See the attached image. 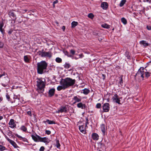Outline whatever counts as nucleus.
Masks as SVG:
<instances>
[{
  "label": "nucleus",
  "instance_id": "nucleus-1",
  "mask_svg": "<svg viewBox=\"0 0 151 151\" xmlns=\"http://www.w3.org/2000/svg\"><path fill=\"white\" fill-rule=\"evenodd\" d=\"M37 72L39 74H42L45 72L47 66V63L45 61H42L37 63Z\"/></svg>",
  "mask_w": 151,
  "mask_h": 151
},
{
  "label": "nucleus",
  "instance_id": "nucleus-2",
  "mask_svg": "<svg viewBox=\"0 0 151 151\" xmlns=\"http://www.w3.org/2000/svg\"><path fill=\"white\" fill-rule=\"evenodd\" d=\"M61 81L65 88H68L70 86H73L75 83V79H73L70 78H66L64 79H62Z\"/></svg>",
  "mask_w": 151,
  "mask_h": 151
},
{
  "label": "nucleus",
  "instance_id": "nucleus-3",
  "mask_svg": "<svg viewBox=\"0 0 151 151\" xmlns=\"http://www.w3.org/2000/svg\"><path fill=\"white\" fill-rule=\"evenodd\" d=\"M144 70L145 69L143 67L140 68L135 76V78L139 79V82H140L144 79L143 75L145 73Z\"/></svg>",
  "mask_w": 151,
  "mask_h": 151
},
{
  "label": "nucleus",
  "instance_id": "nucleus-4",
  "mask_svg": "<svg viewBox=\"0 0 151 151\" xmlns=\"http://www.w3.org/2000/svg\"><path fill=\"white\" fill-rule=\"evenodd\" d=\"M37 90H40L41 92H42L45 87V83L42 81V78H37Z\"/></svg>",
  "mask_w": 151,
  "mask_h": 151
},
{
  "label": "nucleus",
  "instance_id": "nucleus-5",
  "mask_svg": "<svg viewBox=\"0 0 151 151\" xmlns=\"http://www.w3.org/2000/svg\"><path fill=\"white\" fill-rule=\"evenodd\" d=\"M9 80L8 78L6 76L2 79L1 85L4 87L7 86L9 84Z\"/></svg>",
  "mask_w": 151,
  "mask_h": 151
},
{
  "label": "nucleus",
  "instance_id": "nucleus-6",
  "mask_svg": "<svg viewBox=\"0 0 151 151\" xmlns=\"http://www.w3.org/2000/svg\"><path fill=\"white\" fill-rule=\"evenodd\" d=\"M7 141L14 147V148H19V147L17 145L16 143L12 140H11L7 137H5Z\"/></svg>",
  "mask_w": 151,
  "mask_h": 151
},
{
  "label": "nucleus",
  "instance_id": "nucleus-7",
  "mask_svg": "<svg viewBox=\"0 0 151 151\" xmlns=\"http://www.w3.org/2000/svg\"><path fill=\"white\" fill-rule=\"evenodd\" d=\"M113 101L118 104H121L120 103V100L117 94H115L112 98Z\"/></svg>",
  "mask_w": 151,
  "mask_h": 151
},
{
  "label": "nucleus",
  "instance_id": "nucleus-8",
  "mask_svg": "<svg viewBox=\"0 0 151 151\" xmlns=\"http://www.w3.org/2000/svg\"><path fill=\"white\" fill-rule=\"evenodd\" d=\"M52 53L51 52H46L44 51L42 55V57H47L50 58L52 57Z\"/></svg>",
  "mask_w": 151,
  "mask_h": 151
},
{
  "label": "nucleus",
  "instance_id": "nucleus-9",
  "mask_svg": "<svg viewBox=\"0 0 151 151\" xmlns=\"http://www.w3.org/2000/svg\"><path fill=\"white\" fill-rule=\"evenodd\" d=\"M9 124V127L12 128H15L16 127V124L13 119H11L10 120Z\"/></svg>",
  "mask_w": 151,
  "mask_h": 151
},
{
  "label": "nucleus",
  "instance_id": "nucleus-10",
  "mask_svg": "<svg viewBox=\"0 0 151 151\" xmlns=\"http://www.w3.org/2000/svg\"><path fill=\"white\" fill-rule=\"evenodd\" d=\"M73 101H74L73 104L76 103L80 102L81 101V98L79 96H75L73 99Z\"/></svg>",
  "mask_w": 151,
  "mask_h": 151
},
{
  "label": "nucleus",
  "instance_id": "nucleus-11",
  "mask_svg": "<svg viewBox=\"0 0 151 151\" xmlns=\"http://www.w3.org/2000/svg\"><path fill=\"white\" fill-rule=\"evenodd\" d=\"M55 89L54 88L50 89L48 92V96L49 97H51L54 95L55 93Z\"/></svg>",
  "mask_w": 151,
  "mask_h": 151
},
{
  "label": "nucleus",
  "instance_id": "nucleus-12",
  "mask_svg": "<svg viewBox=\"0 0 151 151\" xmlns=\"http://www.w3.org/2000/svg\"><path fill=\"white\" fill-rule=\"evenodd\" d=\"M39 142H43L45 143H47L50 142V140L47 138L46 137H40Z\"/></svg>",
  "mask_w": 151,
  "mask_h": 151
},
{
  "label": "nucleus",
  "instance_id": "nucleus-13",
  "mask_svg": "<svg viewBox=\"0 0 151 151\" xmlns=\"http://www.w3.org/2000/svg\"><path fill=\"white\" fill-rule=\"evenodd\" d=\"M8 14L10 17L13 18L14 21H15L16 19V17L14 12L12 11H10L8 12Z\"/></svg>",
  "mask_w": 151,
  "mask_h": 151
},
{
  "label": "nucleus",
  "instance_id": "nucleus-14",
  "mask_svg": "<svg viewBox=\"0 0 151 151\" xmlns=\"http://www.w3.org/2000/svg\"><path fill=\"white\" fill-rule=\"evenodd\" d=\"M31 137L32 139L35 142H39L40 137L39 135L36 134L35 135H32Z\"/></svg>",
  "mask_w": 151,
  "mask_h": 151
},
{
  "label": "nucleus",
  "instance_id": "nucleus-15",
  "mask_svg": "<svg viewBox=\"0 0 151 151\" xmlns=\"http://www.w3.org/2000/svg\"><path fill=\"white\" fill-rule=\"evenodd\" d=\"M67 111V108L65 106H62L59 109L57 112L62 113L63 112H66Z\"/></svg>",
  "mask_w": 151,
  "mask_h": 151
},
{
  "label": "nucleus",
  "instance_id": "nucleus-16",
  "mask_svg": "<svg viewBox=\"0 0 151 151\" xmlns=\"http://www.w3.org/2000/svg\"><path fill=\"white\" fill-rule=\"evenodd\" d=\"M145 70L146 71L151 72V62H149L145 67Z\"/></svg>",
  "mask_w": 151,
  "mask_h": 151
},
{
  "label": "nucleus",
  "instance_id": "nucleus-17",
  "mask_svg": "<svg viewBox=\"0 0 151 151\" xmlns=\"http://www.w3.org/2000/svg\"><path fill=\"white\" fill-rule=\"evenodd\" d=\"M86 128L84 127L83 125H81L79 126V129L80 131L84 134H86Z\"/></svg>",
  "mask_w": 151,
  "mask_h": 151
},
{
  "label": "nucleus",
  "instance_id": "nucleus-18",
  "mask_svg": "<svg viewBox=\"0 0 151 151\" xmlns=\"http://www.w3.org/2000/svg\"><path fill=\"white\" fill-rule=\"evenodd\" d=\"M108 4L106 2H103L101 4V6L104 9H106L108 7Z\"/></svg>",
  "mask_w": 151,
  "mask_h": 151
},
{
  "label": "nucleus",
  "instance_id": "nucleus-19",
  "mask_svg": "<svg viewBox=\"0 0 151 151\" xmlns=\"http://www.w3.org/2000/svg\"><path fill=\"white\" fill-rule=\"evenodd\" d=\"M15 135L16 137L19 139L20 140L24 142H26L28 143V140L25 137H23L22 136L19 135L17 134H16Z\"/></svg>",
  "mask_w": 151,
  "mask_h": 151
},
{
  "label": "nucleus",
  "instance_id": "nucleus-20",
  "mask_svg": "<svg viewBox=\"0 0 151 151\" xmlns=\"http://www.w3.org/2000/svg\"><path fill=\"white\" fill-rule=\"evenodd\" d=\"M103 108L104 112H108L109 109V104H104Z\"/></svg>",
  "mask_w": 151,
  "mask_h": 151
},
{
  "label": "nucleus",
  "instance_id": "nucleus-21",
  "mask_svg": "<svg viewBox=\"0 0 151 151\" xmlns=\"http://www.w3.org/2000/svg\"><path fill=\"white\" fill-rule=\"evenodd\" d=\"M4 25V24L3 22H0V31L3 35L5 34L4 29L3 28Z\"/></svg>",
  "mask_w": 151,
  "mask_h": 151
},
{
  "label": "nucleus",
  "instance_id": "nucleus-22",
  "mask_svg": "<svg viewBox=\"0 0 151 151\" xmlns=\"http://www.w3.org/2000/svg\"><path fill=\"white\" fill-rule=\"evenodd\" d=\"M60 83L61 86H58L57 87V89L58 91H60L62 89H65L66 88H65V87H64L63 84V83L61 81H60Z\"/></svg>",
  "mask_w": 151,
  "mask_h": 151
},
{
  "label": "nucleus",
  "instance_id": "nucleus-23",
  "mask_svg": "<svg viewBox=\"0 0 151 151\" xmlns=\"http://www.w3.org/2000/svg\"><path fill=\"white\" fill-rule=\"evenodd\" d=\"M92 137L94 140H98L99 139V136L96 133H93L92 134Z\"/></svg>",
  "mask_w": 151,
  "mask_h": 151
},
{
  "label": "nucleus",
  "instance_id": "nucleus-24",
  "mask_svg": "<svg viewBox=\"0 0 151 151\" xmlns=\"http://www.w3.org/2000/svg\"><path fill=\"white\" fill-rule=\"evenodd\" d=\"M43 123L46 124V123H47L49 124H55V122L53 121L50 120L48 119H47L46 121H43Z\"/></svg>",
  "mask_w": 151,
  "mask_h": 151
},
{
  "label": "nucleus",
  "instance_id": "nucleus-25",
  "mask_svg": "<svg viewBox=\"0 0 151 151\" xmlns=\"http://www.w3.org/2000/svg\"><path fill=\"white\" fill-rule=\"evenodd\" d=\"M101 128L103 134H104L106 130V128L105 125L104 124H102L101 125Z\"/></svg>",
  "mask_w": 151,
  "mask_h": 151
},
{
  "label": "nucleus",
  "instance_id": "nucleus-26",
  "mask_svg": "<svg viewBox=\"0 0 151 151\" xmlns=\"http://www.w3.org/2000/svg\"><path fill=\"white\" fill-rule=\"evenodd\" d=\"M139 44L141 45H143L145 47L149 45V44L147 43L146 41L142 40L140 42Z\"/></svg>",
  "mask_w": 151,
  "mask_h": 151
},
{
  "label": "nucleus",
  "instance_id": "nucleus-27",
  "mask_svg": "<svg viewBox=\"0 0 151 151\" xmlns=\"http://www.w3.org/2000/svg\"><path fill=\"white\" fill-rule=\"evenodd\" d=\"M71 65L69 63H65L64 65V67L66 69H68L71 67Z\"/></svg>",
  "mask_w": 151,
  "mask_h": 151
},
{
  "label": "nucleus",
  "instance_id": "nucleus-28",
  "mask_svg": "<svg viewBox=\"0 0 151 151\" xmlns=\"http://www.w3.org/2000/svg\"><path fill=\"white\" fill-rule=\"evenodd\" d=\"M101 27L104 28L108 29L110 27V26L106 24H104L101 25Z\"/></svg>",
  "mask_w": 151,
  "mask_h": 151
},
{
  "label": "nucleus",
  "instance_id": "nucleus-29",
  "mask_svg": "<svg viewBox=\"0 0 151 151\" xmlns=\"http://www.w3.org/2000/svg\"><path fill=\"white\" fill-rule=\"evenodd\" d=\"M78 24V23L77 22L75 21H73L71 23V27L74 28Z\"/></svg>",
  "mask_w": 151,
  "mask_h": 151
},
{
  "label": "nucleus",
  "instance_id": "nucleus-30",
  "mask_svg": "<svg viewBox=\"0 0 151 151\" xmlns=\"http://www.w3.org/2000/svg\"><path fill=\"white\" fill-rule=\"evenodd\" d=\"M20 129L23 132H26L27 131V128L24 126H22L20 127Z\"/></svg>",
  "mask_w": 151,
  "mask_h": 151
},
{
  "label": "nucleus",
  "instance_id": "nucleus-31",
  "mask_svg": "<svg viewBox=\"0 0 151 151\" xmlns=\"http://www.w3.org/2000/svg\"><path fill=\"white\" fill-rule=\"evenodd\" d=\"M89 92V90L88 89L85 88L83 90V93L85 95L87 94Z\"/></svg>",
  "mask_w": 151,
  "mask_h": 151
},
{
  "label": "nucleus",
  "instance_id": "nucleus-32",
  "mask_svg": "<svg viewBox=\"0 0 151 151\" xmlns=\"http://www.w3.org/2000/svg\"><path fill=\"white\" fill-rule=\"evenodd\" d=\"M24 60L25 62L28 63L29 62V59L28 58L27 55H25L24 56Z\"/></svg>",
  "mask_w": 151,
  "mask_h": 151
},
{
  "label": "nucleus",
  "instance_id": "nucleus-33",
  "mask_svg": "<svg viewBox=\"0 0 151 151\" xmlns=\"http://www.w3.org/2000/svg\"><path fill=\"white\" fill-rule=\"evenodd\" d=\"M121 22L125 25L127 24V20L124 17H122L121 19Z\"/></svg>",
  "mask_w": 151,
  "mask_h": 151
},
{
  "label": "nucleus",
  "instance_id": "nucleus-34",
  "mask_svg": "<svg viewBox=\"0 0 151 151\" xmlns=\"http://www.w3.org/2000/svg\"><path fill=\"white\" fill-rule=\"evenodd\" d=\"M145 77L147 78H148L150 76V74H151V72L146 71L145 72Z\"/></svg>",
  "mask_w": 151,
  "mask_h": 151
},
{
  "label": "nucleus",
  "instance_id": "nucleus-35",
  "mask_svg": "<svg viewBox=\"0 0 151 151\" xmlns=\"http://www.w3.org/2000/svg\"><path fill=\"white\" fill-rule=\"evenodd\" d=\"M126 1V0H122L119 4V6L120 7L124 5V4H125Z\"/></svg>",
  "mask_w": 151,
  "mask_h": 151
},
{
  "label": "nucleus",
  "instance_id": "nucleus-36",
  "mask_svg": "<svg viewBox=\"0 0 151 151\" xmlns=\"http://www.w3.org/2000/svg\"><path fill=\"white\" fill-rule=\"evenodd\" d=\"M44 50L43 49L42 51L39 50L37 52V54L38 55L42 57V55L43 54V52Z\"/></svg>",
  "mask_w": 151,
  "mask_h": 151
},
{
  "label": "nucleus",
  "instance_id": "nucleus-37",
  "mask_svg": "<svg viewBox=\"0 0 151 151\" xmlns=\"http://www.w3.org/2000/svg\"><path fill=\"white\" fill-rule=\"evenodd\" d=\"M55 61L57 63H60L62 62V60L60 58L58 57L56 58Z\"/></svg>",
  "mask_w": 151,
  "mask_h": 151
},
{
  "label": "nucleus",
  "instance_id": "nucleus-38",
  "mask_svg": "<svg viewBox=\"0 0 151 151\" xmlns=\"http://www.w3.org/2000/svg\"><path fill=\"white\" fill-rule=\"evenodd\" d=\"M77 105L78 107L81 108L82 109H83L85 107V104H77Z\"/></svg>",
  "mask_w": 151,
  "mask_h": 151
},
{
  "label": "nucleus",
  "instance_id": "nucleus-39",
  "mask_svg": "<svg viewBox=\"0 0 151 151\" xmlns=\"http://www.w3.org/2000/svg\"><path fill=\"white\" fill-rule=\"evenodd\" d=\"M88 16L89 18H91V19H93V17H94V15L93 14L91 13L89 14L88 15Z\"/></svg>",
  "mask_w": 151,
  "mask_h": 151
},
{
  "label": "nucleus",
  "instance_id": "nucleus-40",
  "mask_svg": "<svg viewBox=\"0 0 151 151\" xmlns=\"http://www.w3.org/2000/svg\"><path fill=\"white\" fill-rule=\"evenodd\" d=\"M56 146L58 148L60 146V144L58 140H57L56 141Z\"/></svg>",
  "mask_w": 151,
  "mask_h": 151
},
{
  "label": "nucleus",
  "instance_id": "nucleus-41",
  "mask_svg": "<svg viewBox=\"0 0 151 151\" xmlns=\"http://www.w3.org/2000/svg\"><path fill=\"white\" fill-rule=\"evenodd\" d=\"M70 53L72 55V56L74 55L76 52L75 50H74L71 49L70 50Z\"/></svg>",
  "mask_w": 151,
  "mask_h": 151
},
{
  "label": "nucleus",
  "instance_id": "nucleus-42",
  "mask_svg": "<svg viewBox=\"0 0 151 151\" xmlns=\"http://www.w3.org/2000/svg\"><path fill=\"white\" fill-rule=\"evenodd\" d=\"M65 53L66 55H67L68 57H72V55L69 54V52H68L67 51H65Z\"/></svg>",
  "mask_w": 151,
  "mask_h": 151
},
{
  "label": "nucleus",
  "instance_id": "nucleus-43",
  "mask_svg": "<svg viewBox=\"0 0 151 151\" xmlns=\"http://www.w3.org/2000/svg\"><path fill=\"white\" fill-rule=\"evenodd\" d=\"M6 149L5 147L1 145H0V150L3 151Z\"/></svg>",
  "mask_w": 151,
  "mask_h": 151
},
{
  "label": "nucleus",
  "instance_id": "nucleus-44",
  "mask_svg": "<svg viewBox=\"0 0 151 151\" xmlns=\"http://www.w3.org/2000/svg\"><path fill=\"white\" fill-rule=\"evenodd\" d=\"M6 99L8 100V101H10V96L7 93H6Z\"/></svg>",
  "mask_w": 151,
  "mask_h": 151
},
{
  "label": "nucleus",
  "instance_id": "nucleus-45",
  "mask_svg": "<svg viewBox=\"0 0 151 151\" xmlns=\"http://www.w3.org/2000/svg\"><path fill=\"white\" fill-rule=\"evenodd\" d=\"M45 150V148L43 146H42L40 147L39 151H44Z\"/></svg>",
  "mask_w": 151,
  "mask_h": 151
},
{
  "label": "nucleus",
  "instance_id": "nucleus-46",
  "mask_svg": "<svg viewBox=\"0 0 151 151\" xmlns=\"http://www.w3.org/2000/svg\"><path fill=\"white\" fill-rule=\"evenodd\" d=\"M45 133L49 135L51 134V132L50 130H46Z\"/></svg>",
  "mask_w": 151,
  "mask_h": 151
},
{
  "label": "nucleus",
  "instance_id": "nucleus-47",
  "mask_svg": "<svg viewBox=\"0 0 151 151\" xmlns=\"http://www.w3.org/2000/svg\"><path fill=\"white\" fill-rule=\"evenodd\" d=\"M4 44L2 42H0V48H2L3 47Z\"/></svg>",
  "mask_w": 151,
  "mask_h": 151
},
{
  "label": "nucleus",
  "instance_id": "nucleus-48",
  "mask_svg": "<svg viewBox=\"0 0 151 151\" xmlns=\"http://www.w3.org/2000/svg\"><path fill=\"white\" fill-rule=\"evenodd\" d=\"M79 56V58H82L83 57H84V55L82 53H81L78 55Z\"/></svg>",
  "mask_w": 151,
  "mask_h": 151
},
{
  "label": "nucleus",
  "instance_id": "nucleus-49",
  "mask_svg": "<svg viewBox=\"0 0 151 151\" xmlns=\"http://www.w3.org/2000/svg\"><path fill=\"white\" fill-rule=\"evenodd\" d=\"M119 83L120 84H122L123 83V79L122 77L120 78Z\"/></svg>",
  "mask_w": 151,
  "mask_h": 151
},
{
  "label": "nucleus",
  "instance_id": "nucleus-50",
  "mask_svg": "<svg viewBox=\"0 0 151 151\" xmlns=\"http://www.w3.org/2000/svg\"><path fill=\"white\" fill-rule=\"evenodd\" d=\"M146 27H147V29L148 30H151V26L147 25Z\"/></svg>",
  "mask_w": 151,
  "mask_h": 151
},
{
  "label": "nucleus",
  "instance_id": "nucleus-51",
  "mask_svg": "<svg viewBox=\"0 0 151 151\" xmlns=\"http://www.w3.org/2000/svg\"><path fill=\"white\" fill-rule=\"evenodd\" d=\"M27 114L28 115H29V116H32L31 112L30 111H28L27 112Z\"/></svg>",
  "mask_w": 151,
  "mask_h": 151
},
{
  "label": "nucleus",
  "instance_id": "nucleus-52",
  "mask_svg": "<svg viewBox=\"0 0 151 151\" xmlns=\"http://www.w3.org/2000/svg\"><path fill=\"white\" fill-rule=\"evenodd\" d=\"M62 29H63V31L64 32L65 29V27L64 26H63L62 28Z\"/></svg>",
  "mask_w": 151,
  "mask_h": 151
},
{
  "label": "nucleus",
  "instance_id": "nucleus-53",
  "mask_svg": "<svg viewBox=\"0 0 151 151\" xmlns=\"http://www.w3.org/2000/svg\"><path fill=\"white\" fill-rule=\"evenodd\" d=\"M58 0H56L54 1L53 3L54 4H56L58 3Z\"/></svg>",
  "mask_w": 151,
  "mask_h": 151
},
{
  "label": "nucleus",
  "instance_id": "nucleus-54",
  "mask_svg": "<svg viewBox=\"0 0 151 151\" xmlns=\"http://www.w3.org/2000/svg\"><path fill=\"white\" fill-rule=\"evenodd\" d=\"M101 104H96V106L97 108H99L101 107Z\"/></svg>",
  "mask_w": 151,
  "mask_h": 151
},
{
  "label": "nucleus",
  "instance_id": "nucleus-55",
  "mask_svg": "<svg viewBox=\"0 0 151 151\" xmlns=\"http://www.w3.org/2000/svg\"><path fill=\"white\" fill-rule=\"evenodd\" d=\"M86 120H87V122H86V126H85L86 128L87 127V124H88V119H86Z\"/></svg>",
  "mask_w": 151,
  "mask_h": 151
},
{
  "label": "nucleus",
  "instance_id": "nucleus-56",
  "mask_svg": "<svg viewBox=\"0 0 151 151\" xmlns=\"http://www.w3.org/2000/svg\"><path fill=\"white\" fill-rule=\"evenodd\" d=\"M12 31L11 30H9L8 32V33L9 34H11L12 33Z\"/></svg>",
  "mask_w": 151,
  "mask_h": 151
},
{
  "label": "nucleus",
  "instance_id": "nucleus-57",
  "mask_svg": "<svg viewBox=\"0 0 151 151\" xmlns=\"http://www.w3.org/2000/svg\"><path fill=\"white\" fill-rule=\"evenodd\" d=\"M3 100V98L2 97H0V102Z\"/></svg>",
  "mask_w": 151,
  "mask_h": 151
},
{
  "label": "nucleus",
  "instance_id": "nucleus-58",
  "mask_svg": "<svg viewBox=\"0 0 151 151\" xmlns=\"http://www.w3.org/2000/svg\"><path fill=\"white\" fill-rule=\"evenodd\" d=\"M3 119V117L1 116H0V120H2Z\"/></svg>",
  "mask_w": 151,
  "mask_h": 151
},
{
  "label": "nucleus",
  "instance_id": "nucleus-59",
  "mask_svg": "<svg viewBox=\"0 0 151 151\" xmlns=\"http://www.w3.org/2000/svg\"><path fill=\"white\" fill-rule=\"evenodd\" d=\"M102 76L104 77V78L105 79V75L104 74H102Z\"/></svg>",
  "mask_w": 151,
  "mask_h": 151
},
{
  "label": "nucleus",
  "instance_id": "nucleus-60",
  "mask_svg": "<svg viewBox=\"0 0 151 151\" xmlns=\"http://www.w3.org/2000/svg\"><path fill=\"white\" fill-rule=\"evenodd\" d=\"M55 23L57 24V25H58V24H59V23L58 22H55Z\"/></svg>",
  "mask_w": 151,
  "mask_h": 151
},
{
  "label": "nucleus",
  "instance_id": "nucleus-61",
  "mask_svg": "<svg viewBox=\"0 0 151 151\" xmlns=\"http://www.w3.org/2000/svg\"><path fill=\"white\" fill-rule=\"evenodd\" d=\"M53 7L55 8V4H54L53 3Z\"/></svg>",
  "mask_w": 151,
  "mask_h": 151
},
{
  "label": "nucleus",
  "instance_id": "nucleus-62",
  "mask_svg": "<svg viewBox=\"0 0 151 151\" xmlns=\"http://www.w3.org/2000/svg\"><path fill=\"white\" fill-rule=\"evenodd\" d=\"M78 58H76V57H75V59H76V60H77V59H78Z\"/></svg>",
  "mask_w": 151,
  "mask_h": 151
},
{
  "label": "nucleus",
  "instance_id": "nucleus-63",
  "mask_svg": "<svg viewBox=\"0 0 151 151\" xmlns=\"http://www.w3.org/2000/svg\"><path fill=\"white\" fill-rule=\"evenodd\" d=\"M24 11H25V12H27V10H24Z\"/></svg>",
  "mask_w": 151,
  "mask_h": 151
},
{
  "label": "nucleus",
  "instance_id": "nucleus-64",
  "mask_svg": "<svg viewBox=\"0 0 151 151\" xmlns=\"http://www.w3.org/2000/svg\"><path fill=\"white\" fill-rule=\"evenodd\" d=\"M78 104H82V103H79Z\"/></svg>",
  "mask_w": 151,
  "mask_h": 151
}]
</instances>
